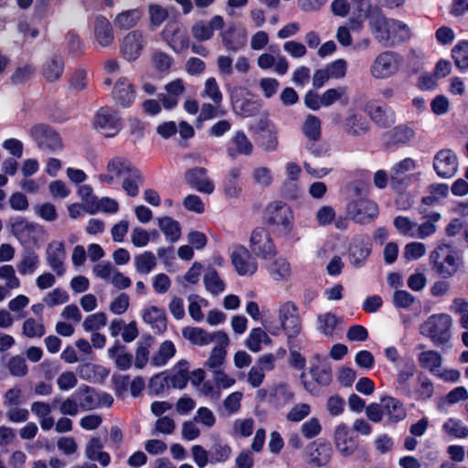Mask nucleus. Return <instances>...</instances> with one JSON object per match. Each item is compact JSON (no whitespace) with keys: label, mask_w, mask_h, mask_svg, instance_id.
I'll return each instance as SVG.
<instances>
[{"label":"nucleus","mask_w":468,"mask_h":468,"mask_svg":"<svg viewBox=\"0 0 468 468\" xmlns=\"http://www.w3.org/2000/svg\"><path fill=\"white\" fill-rule=\"evenodd\" d=\"M368 25L375 38L384 46L392 47L410 37V29L402 21L387 18L379 10L368 15Z\"/></svg>","instance_id":"1"},{"label":"nucleus","mask_w":468,"mask_h":468,"mask_svg":"<svg viewBox=\"0 0 468 468\" xmlns=\"http://www.w3.org/2000/svg\"><path fill=\"white\" fill-rule=\"evenodd\" d=\"M432 270L444 279L455 275L463 265L459 252L451 245L441 244L430 254Z\"/></svg>","instance_id":"2"},{"label":"nucleus","mask_w":468,"mask_h":468,"mask_svg":"<svg viewBox=\"0 0 468 468\" xmlns=\"http://www.w3.org/2000/svg\"><path fill=\"white\" fill-rule=\"evenodd\" d=\"M453 320L448 314H435L420 326V335L430 338L435 346L448 344L452 339Z\"/></svg>","instance_id":"3"},{"label":"nucleus","mask_w":468,"mask_h":468,"mask_svg":"<svg viewBox=\"0 0 468 468\" xmlns=\"http://www.w3.org/2000/svg\"><path fill=\"white\" fill-rule=\"evenodd\" d=\"M264 220L282 235L290 234L293 229V213L282 201H273L266 207Z\"/></svg>","instance_id":"4"},{"label":"nucleus","mask_w":468,"mask_h":468,"mask_svg":"<svg viewBox=\"0 0 468 468\" xmlns=\"http://www.w3.org/2000/svg\"><path fill=\"white\" fill-rule=\"evenodd\" d=\"M403 63V58L393 51L378 54L370 65V74L376 80H386L394 76Z\"/></svg>","instance_id":"5"},{"label":"nucleus","mask_w":468,"mask_h":468,"mask_svg":"<svg viewBox=\"0 0 468 468\" xmlns=\"http://www.w3.org/2000/svg\"><path fill=\"white\" fill-rule=\"evenodd\" d=\"M278 319L288 337V344L302 331V319L298 307L292 302L282 303L278 310Z\"/></svg>","instance_id":"6"},{"label":"nucleus","mask_w":468,"mask_h":468,"mask_svg":"<svg viewBox=\"0 0 468 468\" xmlns=\"http://www.w3.org/2000/svg\"><path fill=\"white\" fill-rule=\"evenodd\" d=\"M250 249L256 257L264 261L271 260L277 253L271 234L262 227L252 230L250 238Z\"/></svg>","instance_id":"7"},{"label":"nucleus","mask_w":468,"mask_h":468,"mask_svg":"<svg viewBox=\"0 0 468 468\" xmlns=\"http://www.w3.org/2000/svg\"><path fill=\"white\" fill-rule=\"evenodd\" d=\"M29 135L42 151L54 153L63 147L59 134L46 125L37 124L33 126L29 130Z\"/></svg>","instance_id":"8"},{"label":"nucleus","mask_w":468,"mask_h":468,"mask_svg":"<svg viewBox=\"0 0 468 468\" xmlns=\"http://www.w3.org/2000/svg\"><path fill=\"white\" fill-rule=\"evenodd\" d=\"M372 250L370 239L367 235H356L350 241L347 250V260L356 269L365 266Z\"/></svg>","instance_id":"9"},{"label":"nucleus","mask_w":468,"mask_h":468,"mask_svg":"<svg viewBox=\"0 0 468 468\" xmlns=\"http://www.w3.org/2000/svg\"><path fill=\"white\" fill-rule=\"evenodd\" d=\"M162 34L165 41L176 53H181L190 45L186 27L178 21L168 22Z\"/></svg>","instance_id":"10"},{"label":"nucleus","mask_w":468,"mask_h":468,"mask_svg":"<svg viewBox=\"0 0 468 468\" xmlns=\"http://www.w3.org/2000/svg\"><path fill=\"white\" fill-rule=\"evenodd\" d=\"M334 443L337 452L343 457L353 455L358 447L357 437L346 423H340L335 426Z\"/></svg>","instance_id":"11"},{"label":"nucleus","mask_w":468,"mask_h":468,"mask_svg":"<svg viewBox=\"0 0 468 468\" xmlns=\"http://www.w3.org/2000/svg\"><path fill=\"white\" fill-rule=\"evenodd\" d=\"M245 94L250 95V92L246 89L241 88L235 90L231 94L233 111L243 118L254 116L261 109V101L260 100L246 97Z\"/></svg>","instance_id":"12"},{"label":"nucleus","mask_w":468,"mask_h":468,"mask_svg":"<svg viewBox=\"0 0 468 468\" xmlns=\"http://www.w3.org/2000/svg\"><path fill=\"white\" fill-rule=\"evenodd\" d=\"M230 257L233 266L239 275H252L257 271L258 263L245 246L235 245Z\"/></svg>","instance_id":"13"},{"label":"nucleus","mask_w":468,"mask_h":468,"mask_svg":"<svg viewBox=\"0 0 468 468\" xmlns=\"http://www.w3.org/2000/svg\"><path fill=\"white\" fill-rule=\"evenodd\" d=\"M416 167V161L410 157L396 163L390 170L391 186L397 191L404 190L411 181V177L407 173L415 170Z\"/></svg>","instance_id":"14"},{"label":"nucleus","mask_w":468,"mask_h":468,"mask_svg":"<svg viewBox=\"0 0 468 468\" xmlns=\"http://www.w3.org/2000/svg\"><path fill=\"white\" fill-rule=\"evenodd\" d=\"M433 168L440 177H452L458 171L457 155L451 149L440 150L433 157Z\"/></svg>","instance_id":"15"},{"label":"nucleus","mask_w":468,"mask_h":468,"mask_svg":"<svg viewBox=\"0 0 468 468\" xmlns=\"http://www.w3.org/2000/svg\"><path fill=\"white\" fill-rule=\"evenodd\" d=\"M347 212L356 222L367 224L377 218L378 209L377 204L373 201L358 199L348 205Z\"/></svg>","instance_id":"16"},{"label":"nucleus","mask_w":468,"mask_h":468,"mask_svg":"<svg viewBox=\"0 0 468 468\" xmlns=\"http://www.w3.org/2000/svg\"><path fill=\"white\" fill-rule=\"evenodd\" d=\"M134 168L131 163L120 156H116L109 160L105 173L99 176V179L109 185L114 184L122 176H127Z\"/></svg>","instance_id":"17"},{"label":"nucleus","mask_w":468,"mask_h":468,"mask_svg":"<svg viewBox=\"0 0 468 468\" xmlns=\"http://www.w3.org/2000/svg\"><path fill=\"white\" fill-rule=\"evenodd\" d=\"M185 182L197 191L210 195L215 186L207 176V170L204 167H194L186 171L184 175Z\"/></svg>","instance_id":"18"},{"label":"nucleus","mask_w":468,"mask_h":468,"mask_svg":"<svg viewBox=\"0 0 468 468\" xmlns=\"http://www.w3.org/2000/svg\"><path fill=\"white\" fill-rule=\"evenodd\" d=\"M94 124L97 128L107 132V136H113L120 131L122 121L115 110L102 107L95 116Z\"/></svg>","instance_id":"19"},{"label":"nucleus","mask_w":468,"mask_h":468,"mask_svg":"<svg viewBox=\"0 0 468 468\" xmlns=\"http://www.w3.org/2000/svg\"><path fill=\"white\" fill-rule=\"evenodd\" d=\"M46 260L50 269L58 275L65 273L66 250L62 241L53 240L46 249Z\"/></svg>","instance_id":"20"},{"label":"nucleus","mask_w":468,"mask_h":468,"mask_svg":"<svg viewBox=\"0 0 468 468\" xmlns=\"http://www.w3.org/2000/svg\"><path fill=\"white\" fill-rule=\"evenodd\" d=\"M224 19L221 16H214L209 22L199 20L191 27V35L198 42L211 39L215 30L222 29Z\"/></svg>","instance_id":"21"},{"label":"nucleus","mask_w":468,"mask_h":468,"mask_svg":"<svg viewBox=\"0 0 468 468\" xmlns=\"http://www.w3.org/2000/svg\"><path fill=\"white\" fill-rule=\"evenodd\" d=\"M11 232L22 244L28 245L37 241L39 226L23 218H17L11 223Z\"/></svg>","instance_id":"22"},{"label":"nucleus","mask_w":468,"mask_h":468,"mask_svg":"<svg viewBox=\"0 0 468 468\" xmlns=\"http://www.w3.org/2000/svg\"><path fill=\"white\" fill-rule=\"evenodd\" d=\"M183 336L194 345L206 346L211 343L215 338L227 346L229 343L228 335L223 332H218L214 335L197 327H186L182 331Z\"/></svg>","instance_id":"23"},{"label":"nucleus","mask_w":468,"mask_h":468,"mask_svg":"<svg viewBox=\"0 0 468 468\" xmlns=\"http://www.w3.org/2000/svg\"><path fill=\"white\" fill-rule=\"evenodd\" d=\"M185 90L184 81L176 79L165 84V92L159 93L157 98L165 110H172L177 106Z\"/></svg>","instance_id":"24"},{"label":"nucleus","mask_w":468,"mask_h":468,"mask_svg":"<svg viewBox=\"0 0 468 468\" xmlns=\"http://www.w3.org/2000/svg\"><path fill=\"white\" fill-rule=\"evenodd\" d=\"M144 35L139 30L129 32L123 38L121 52L127 60H135L144 48Z\"/></svg>","instance_id":"25"},{"label":"nucleus","mask_w":468,"mask_h":468,"mask_svg":"<svg viewBox=\"0 0 468 468\" xmlns=\"http://www.w3.org/2000/svg\"><path fill=\"white\" fill-rule=\"evenodd\" d=\"M253 151V144L248 136L242 131H237L232 135L229 146L228 154L231 158H236L239 155H250Z\"/></svg>","instance_id":"26"},{"label":"nucleus","mask_w":468,"mask_h":468,"mask_svg":"<svg viewBox=\"0 0 468 468\" xmlns=\"http://www.w3.org/2000/svg\"><path fill=\"white\" fill-rule=\"evenodd\" d=\"M112 98L122 107H129L135 99V90L126 78H121L115 83Z\"/></svg>","instance_id":"27"},{"label":"nucleus","mask_w":468,"mask_h":468,"mask_svg":"<svg viewBox=\"0 0 468 468\" xmlns=\"http://www.w3.org/2000/svg\"><path fill=\"white\" fill-rule=\"evenodd\" d=\"M31 412L37 418L40 428L44 431H50L55 425V420L51 416L52 408L45 401H34L30 405Z\"/></svg>","instance_id":"28"},{"label":"nucleus","mask_w":468,"mask_h":468,"mask_svg":"<svg viewBox=\"0 0 468 468\" xmlns=\"http://www.w3.org/2000/svg\"><path fill=\"white\" fill-rule=\"evenodd\" d=\"M144 321L150 324L156 333L162 334L167 328L166 314L164 309L150 306L144 309L143 314Z\"/></svg>","instance_id":"29"},{"label":"nucleus","mask_w":468,"mask_h":468,"mask_svg":"<svg viewBox=\"0 0 468 468\" xmlns=\"http://www.w3.org/2000/svg\"><path fill=\"white\" fill-rule=\"evenodd\" d=\"M294 398L290 387L284 383L274 385L269 391V402L276 409L283 408Z\"/></svg>","instance_id":"30"},{"label":"nucleus","mask_w":468,"mask_h":468,"mask_svg":"<svg viewBox=\"0 0 468 468\" xmlns=\"http://www.w3.org/2000/svg\"><path fill=\"white\" fill-rule=\"evenodd\" d=\"M257 65L262 69H269L274 67V71L279 75H284L289 69L288 60L284 56L274 57L270 53H262L257 59Z\"/></svg>","instance_id":"31"},{"label":"nucleus","mask_w":468,"mask_h":468,"mask_svg":"<svg viewBox=\"0 0 468 468\" xmlns=\"http://www.w3.org/2000/svg\"><path fill=\"white\" fill-rule=\"evenodd\" d=\"M82 411L91 410L99 408L98 391L89 386L83 385L74 393Z\"/></svg>","instance_id":"32"},{"label":"nucleus","mask_w":468,"mask_h":468,"mask_svg":"<svg viewBox=\"0 0 468 468\" xmlns=\"http://www.w3.org/2000/svg\"><path fill=\"white\" fill-rule=\"evenodd\" d=\"M268 261H269L265 264V268L272 280L277 282L284 281L291 276V264L286 259L280 257Z\"/></svg>","instance_id":"33"},{"label":"nucleus","mask_w":468,"mask_h":468,"mask_svg":"<svg viewBox=\"0 0 468 468\" xmlns=\"http://www.w3.org/2000/svg\"><path fill=\"white\" fill-rule=\"evenodd\" d=\"M108 356L114 360L116 367L120 370H128L133 365V354L128 352L126 347L119 342L108 349Z\"/></svg>","instance_id":"34"},{"label":"nucleus","mask_w":468,"mask_h":468,"mask_svg":"<svg viewBox=\"0 0 468 468\" xmlns=\"http://www.w3.org/2000/svg\"><path fill=\"white\" fill-rule=\"evenodd\" d=\"M94 35L97 42L101 47H110L114 41V34L112 24L103 16L96 18Z\"/></svg>","instance_id":"35"},{"label":"nucleus","mask_w":468,"mask_h":468,"mask_svg":"<svg viewBox=\"0 0 468 468\" xmlns=\"http://www.w3.org/2000/svg\"><path fill=\"white\" fill-rule=\"evenodd\" d=\"M344 131L351 136H362L369 130L368 122L360 114L348 115L343 123Z\"/></svg>","instance_id":"36"},{"label":"nucleus","mask_w":468,"mask_h":468,"mask_svg":"<svg viewBox=\"0 0 468 468\" xmlns=\"http://www.w3.org/2000/svg\"><path fill=\"white\" fill-rule=\"evenodd\" d=\"M442 432L454 439H467L468 438V425L463 420L458 418H448L441 425Z\"/></svg>","instance_id":"37"},{"label":"nucleus","mask_w":468,"mask_h":468,"mask_svg":"<svg viewBox=\"0 0 468 468\" xmlns=\"http://www.w3.org/2000/svg\"><path fill=\"white\" fill-rule=\"evenodd\" d=\"M425 221L421 224L416 223V228L414 229L415 234H413V239H423L427 237L433 235L436 232L435 223L438 222L441 216L438 212H431L425 214L423 216Z\"/></svg>","instance_id":"38"},{"label":"nucleus","mask_w":468,"mask_h":468,"mask_svg":"<svg viewBox=\"0 0 468 468\" xmlns=\"http://www.w3.org/2000/svg\"><path fill=\"white\" fill-rule=\"evenodd\" d=\"M63 71L64 61L63 58L58 55H55L47 59L43 65V76L49 82L58 80L61 77Z\"/></svg>","instance_id":"39"},{"label":"nucleus","mask_w":468,"mask_h":468,"mask_svg":"<svg viewBox=\"0 0 468 468\" xmlns=\"http://www.w3.org/2000/svg\"><path fill=\"white\" fill-rule=\"evenodd\" d=\"M418 360L422 368L429 370L434 375L438 374L442 364V356L434 350L421 352L419 355Z\"/></svg>","instance_id":"40"},{"label":"nucleus","mask_w":468,"mask_h":468,"mask_svg":"<svg viewBox=\"0 0 468 468\" xmlns=\"http://www.w3.org/2000/svg\"><path fill=\"white\" fill-rule=\"evenodd\" d=\"M189 364L186 360L179 361L173 368V375L169 377V383L174 388H184L188 380Z\"/></svg>","instance_id":"41"},{"label":"nucleus","mask_w":468,"mask_h":468,"mask_svg":"<svg viewBox=\"0 0 468 468\" xmlns=\"http://www.w3.org/2000/svg\"><path fill=\"white\" fill-rule=\"evenodd\" d=\"M384 414L392 421H399L406 417L403 405L392 397L383 398L381 400Z\"/></svg>","instance_id":"42"},{"label":"nucleus","mask_w":468,"mask_h":468,"mask_svg":"<svg viewBox=\"0 0 468 468\" xmlns=\"http://www.w3.org/2000/svg\"><path fill=\"white\" fill-rule=\"evenodd\" d=\"M158 226L167 241L174 243L180 239L181 227L178 221L170 217L159 218Z\"/></svg>","instance_id":"43"},{"label":"nucleus","mask_w":468,"mask_h":468,"mask_svg":"<svg viewBox=\"0 0 468 468\" xmlns=\"http://www.w3.org/2000/svg\"><path fill=\"white\" fill-rule=\"evenodd\" d=\"M176 351V346L172 341L166 340L163 342L157 352L152 356L151 364L154 367H164L175 356Z\"/></svg>","instance_id":"44"},{"label":"nucleus","mask_w":468,"mask_h":468,"mask_svg":"<svg viewBox=\"0 0 468 468\" xmlns=\"http://www.w3.org/2000/svg\"><path fill=\"white\" fill-rule=\"evenodd\" d=\"M39 265L38 255L32 250H26L22 253L21 259L17 263V271L21 275H30L35 272Z\"/></svg>","instance_id":"45"},{"label":"nucleus","mask_w":468,"mask_h":468,"mask_svg":"<svg viewBox=\"0 0 468 468\" xmlns=\"http://www.w3.org/2000/svg\"><path fill=\"white\" fill-rule=\"evenodd\" d=\"M385 136L388 144H405L414 138L415 133L411 128L400 125L388 132Z\"/></svg>","instance_id":"46"},{"label":"nucleus","mask_w":468,"mask_h":468,"mask_svg":"<svg viewBox=\"0 0 468 468\" xmlns=\"http://www.w3.org/2000/svg\"><path fill=\"white\" fill-rule=\"evenodd\" d=\"M223 345L224 344H221V346H215L211 350L208 358L205 362L204 367L211 373L223 369L224 367L227 351Z\"/></svg>","instance_id":"47"},{"label":"nucleus","mask_w":468,"mask_h":468,"mask_svg":"<svg viewBox=\"0 0 468 468\" xmlns=\"http://www.w3.org/2000/svg\"><path fill=\"white\" fill-rule=\"evenodd\" d=\"M235 27H229L220 33L223 46L229 51L237 52L246 43V36L235 37Z\"/></svg>","instance_id":"48"},{"label":"nucleus","mask_w":468,"mask_h":468,"mask_svg":"<svg viewBox=\"0 0 468 468\" xmlns=\"http://www.w3.org/2000/svg\"><path fill=\"white\" fill-rule=\"evenodd\" d=\"M340 319L333 313L327 312L317 315V330L326 336H332Z\"/></svg>","instance_id":"49"},{"label":"nucleus","mask_w":468,"mask_h":468,"mask_svg":"<svg viewBox=\"0 0 468 468\" xmlns=\"http://www.w3.org/2000/svg\"><path fill=\"white\" fill-rule=\"evenodd\" d=\"M271 343V338L267 335V333L260 328H253L248 338L246 339L245 346L251 352L257 353L261 349L262 344Z\"/></svg>","instance_id":"50"},{"label":"nucleus","mask_w":468,"mask_h":468,"mask_svg":"<svg viewBox=\"0 0 468 468\" xmlns=\"http://www.w3.org/2000/svg\"><path fill=\"white\" fill-rule=\"evenodd\" d=\"M133 261L135 270L140 274H148L156 266V258L151 251H144L136 255Z\"/></svg>","instance_id":"51"},{"label":"nucleus","mask_w":468,"mask_h":468,"mask_svg":"<svg viewBox=\"0 0 468 468\" xmlns=\"http://www.w3.org/2000/svg\"><path fill=\"white\" fill-rule=\"evenodd\" d=\"M141 12L138 9L127 10L120 13L114 19V24L121 29L127 30L138 23Z\"/></svg>","instance_id":"52"},{"label":"nucleus","mask_w":468,"mask_h":468,"mask_svg":"<svg viewBox=\"0 0 468 468\" xmlns=\"http://www.w3.org/2000/svg\"><path fill=\"white\" fill-rule=\"evenodd\" d=\"M251 178L253 183L261 188L271 186L273 182L271 169L264 165L255 166L251 171Z\"/></svg>","instance_id":"53"},{"label":"nucleus","mask_w":468,"mask_h":468,"mask_svg":"<svg viewBox=\"0 0 468 468\" xmlns=\"http://www.w3.org/2000/svg\"><path fill=\"white\" fill-rule=\"evenodd\" d=\"M267 121H261L262 133L261 135V147L266 152H274L278 148V138L276 132L272 129H267Z\"/></svg>","instance_id":"54"},{"label":"nucleus","mask_w":468,"mask_h":468,"mask_svg":"<svg viewBox=\"0 0 468 468\" xmlns=\"http://www.w3.org/2000/svg\"><path fill=\"white\" fill-rule=\"evenodd\" d=\"M206 289L212 294L218 295L224 292L225 283L214 269H209L204 275Z\"/></svg>","instance_id":"55"},{"label":"nucleus","mask_w":468,"mask_h":468,"mask_svg":"<svg viewBox=\"0 0 468 468\" xmlns=\"http://www.w3.org/2000/svg\"><path fill=\"white\" fill-rule=\"evenodd\" d=\"M371 119L382 127L390 126L395 122V112L389 107L378 106L371 112Z\"/></svg>","instance_id":"56"},{"label":"nucleus","mask_w":468,"mask_h":468,"mask_svg":"<svg viewBox=\"0 0 468 468\" xmlns=\"http://www.w3.org/2000/svg\"><path fill=\"white\" fill-rule=\"evenodd\" d=\"M302 130L307 140H320L321 122L319 118L312 114L307 115Z\"/></svg>","instance_id":"57"},{"label":"nucleus","mask_w":468,"mask_h":468,"mask_svg":"<svg viewBox=\"0 0 468 468\" xmlns=\"http://www.w3.org/2000/svg\"><path fill=\"white\" fill-rule=\"evenodd\" d=\"M416 372V367L413 362H407L405 365L398 370L397 383L401 387L404 392L410 396L411 392L409 388V381L414 376Z\"/></svg>","instance_id":"58"},{"label":"nucleus","mask_w":468,"mask_h":468,"mask_svg":"<svg viewBox=\"0 0 468 468\" xmlns=\"http://www.w3.org/2000/svg\"><path fill=\"white\" fill-rule=\"evenodd\" d=\"M142 182L141 173L134 168L123 180L122 188L128 196L136 197L139 194V184Z\"/></svg>","instance_id":"59"},{"label":"nucleus","mask_w":468,"mask_h":468,"mask_svg":"<svg viewBox=\"0 0 468 468\" xmlns=\"http://www.w3.org/2000/svg\"><path fill=\"white\" fill-rule=\"evenodd\" d=\"M231 452L229 444L223 441L215 442L209 451L210 463H225L230 457Z\"/></svg>","instance_id":"60"},{"label":"nucleus","mask_w":468,"mask_h":468,"mask_svg":"<svg viewBox=\"0 0 468 468\" xmlns=\"http://www.w3.org/2000/svg\"><path fill=\"white\" fill-rule=\"evenodd\" d=\"M22 332L27 337L34 338L43 336L46 331L42 322L27 318L23 323Z\"/></svg>","instance_id":"61"},{"label":"nucleus","mask_w":468,"mask_h":468,"mask_svg":"<svg viewBox=\"0 0 468 468\" xmlns=\"http://www.w3.org/2000/svg\"><path fill=\"white\" fill-rule=\"evenodd\" d=\"M452 52L456 66L461 69H468V41L461 42Z\"/></svg>","instance_id":"62"},{"label":"nucleus","mask_w":468,"mask_h":468,"mask_svg":"<svg viewBox=\"0 0 468 468\" xmlns=\"http://www.w3.org/2000/svg\"><path fill=\"white\" fill-rule=\"evenodd\" d=\"M169 387V377L165 372L155 374L150 378L148 389L151 393L158 395Z\"/></svg>","instance_id":"63"},{"label":"nucleus","mask_w":468,"mask_h":468,"mask_svg":"<svg viewBox=\"0 0 468 468\" xmlns=\"http://www.w3.org/2000/svg\"><path fill=\"white\" fill-rule=\"evenodd\" d=\"M107 323L106 314L102 312L88 315L83 322V328L87 332L99 330Z\"/></svg>","instance_id":"64"}]
</instances>
